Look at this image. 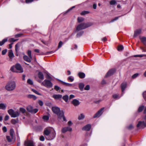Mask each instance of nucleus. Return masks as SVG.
Listing matches in <instances>:
<instances>
[{"label": "nucleus", "mask_w": 146, "mask_h": 146, "mask_svg": "<svg viewBox=\"0 0 146 146\" xmlns=\"http://www.w3.org/2000/svg\"><path fill=\"white\" fill-rule=\"evenodd\" d=\"M53 112L57 115L58 118L59 120H61L62 118L63 120L62 121H66L65 117L64 116V112L63 111H60L59 108L57 107H52Z\"/></svg>", "instance_id": "obj_1"}, {"label": "nucleus", "mask_w": 146, "mask_h": 146, "mask_svg": "<svg viewBox=\"0 0 146 146\" xmlns=\"http://www.w3.org/2000/svg\"><path fill=\"white\" fill-rule=\"evenodd\" d=\"M16 87V83L14 81L9 82L5 86V89L8 91H12L14 90Z\"/></svg>", "instance_id": "obj_2"}, {"label": "nucleus", "mask_w": 146, "mask_h": 146, "mask_svg": "<svg viewBox=\"0 0 146 146\" xmlns=\"http://www.w3.org/2000/svg\"><path fill=\"white\" fill-rule=\"evenodd\" d=\"M92 25L91 23H82L78 25L76 27V31L78 32L81 30L86 29Z\"/></svg>", "instance_id": "obj_3"}, {"label": "nucleus", "mask_w": 146, "mask_h": 146, "mask_svg": "<svg viewBox=\"0 0 146 146\" xmlns=\"http://www.w3.org/2000/svg\"><path fill=\"white\" fill-rule=\"evenodd\" d=\"M41 85L48 88H50L52 86L53 84L49 80L45 79L41 83Z\"/></svg>", "instance_id": "obj_4"}, {"label": "nucleus", "mask_w": 146, "mask_h": 146, "mask_svg": "<svg viewBox=\"0 0 146 146\" xmlns=\"http://www.w3.org/2000/svg\"><path fill=\"white\" fill-rule=\"evenodd\" d=\"M8 112L9 114L11 116V117H16L19 116V112L18 111H14V110L11 109L8 110Z\"/></svg>", "instance_id": "obj_5"}, {"label": "nucleus", "mask_w": 146, "mask_h": 146, "mask_svg": "<svg viewBox=\"0 0 146 146\" xmlns=\"http://www.w3.org/2000/svg\"><path fill=\"white\" fill-rule=\"evenodd\" d=\"M27 109L29 112L32 113H35L38 111V110L37 109H33L32 106H28L27 107Z\"/></svg>", "instance_id": "obj_6"}, {"label": "nucleus", "mask_w": 146, "mask_h": 146, "mask_svg": "<svg viewBox=\"0 0 146 146\" xmlns=\"http://www.w3.org/2000/svg\"><path fill=\"white\" fill-rule=\"evenodd\" d=\"M104 108H102L99 110L93 117L94 118H96L97 117H99L103 113Z\"/></svg>", "instance_id": "obj_7"}, {"label": "nucleus", "mask_w": 146, "mask_h": 146, "mask_svg": "<svg viewBox=\"0 0 146 146\" xmlns=\"http://www.w3.org/2000/svg\"><path fill=\"white\" fill-rule=\"evenodd\" d=\"M72 130V129L70 126H67L63 127L61 129L62 133H65L67 131L71 132Z\"/></svg>", "instance_id": "obj_8"}, {"label": "nucleus", "mask_w": 146, "mask_h": 146, "mask_svg": "<svg viewBox=\"0 0 146 146\" xmlns=\"http://www.w3.org/2000/svg\"><path fill=\"white\" fill-rule=\"evenodd\" d=\"M15 67L16 70H17V71L16 72L19 73H22L23 72V70L20 64H17L15 65Z\"/></svg>", "instance_id": "obj_9"}, {"label": "nucleus", "mask_w": 146, "mask_h": 146, "mask_svg": "<svg viewBox=\"0 0 146 146\" xmlns=\"http://www.w3.org/2000/svg\"><path fill=\"white\" fill-rule=\"evenodd\" d=\"M115 70L114 69H112L110 70L106 75L105 77H107L113 74L115 72Z\"/></svg>", "instance_id": "obj_10"}, {"label": "nucleus", "mask_w": 146, "mask_h": 146, "mask_svg": "<svg viewBox=\"0 0 146 146\" xmlns=\"http://www.w3.org/2000/svg\"><path fill=\"white\" fill-rule=\"evenodd\" d=\"M25 145L26 146H34V144L32 141H28L25 142Z\"/></svg>", "instance_id": "obj_11"}, {"label": "nucleus", "mask_w": 146, "mask_h": 146, "mask_svg": "<svg viewBox=\"0 0 146 146\" xmlns=\"http://www.w3.org/2000/svg\"><path fill=\"white\" fill-rule=\"evenodd\" d=\"M142 30L141 29H137L134 31L133 36L134 37H136L139 35L141 34Z\"/></svg>", "instance_id": "obj_12"}, {"label": "nucleus", "mask_w": 146, "mask_h": 146, "mask_svg": "<svg viewBox=\"0 0 146 146\" xmlns=\"http://www.w3.org/2000/svg\"><path fill=\"white\" fill-rule=\"evenodd\" d=\"M91 128V126L90 124H88L84 126L82 129L84 131H89L90 130Z\"/></svg>", "instance_id": "obj_13"}, {"label": "nucleus", "mask_w": 146, "mask_h": 146, "mask_svg": "<svg viewBox=\"0 0 146 146\" xmlns=\"http://www.w3.org/2000/svg\"><path fill=\"white\" fill-rule=\"evenodd\" d=\"M139 38L141 42L145 45H146V37L144 36H139Z\"/></svg>", "instance_id": "obj_14"}, {"label": "nucleus", "mask_w": 146, "mask_h": 146, "mask_svg": "<svg viewBox=\"0 0 146 146\" xmlns=\"http://www.w3.org/2000/svg\"><path fill=\"white\" fill-rule=\"evenodd\" d=\"M60 81L64 85L66 86H69V87H74V84H70L68 83H66L64 82L63 81L61 80H60Z\"/></svg>", "instance_id": "obj_15"}, {"label": "nucleus", "mask_w": 146, "mask_h": 146, "mask_svg": "<svg viewBox=\"0 0 146 146\" xmlns=\"http://www.w3.org/2000/svg\"><path fill=\"white\" fill-rule=\"evenodd\" d=\"M23 58L25 61L29 62H31V59H32V58H30L29 56V57L26 55H25L23 56Z\"/></svg>", "instance_id": "obj_16"}, {"label": "nucleus", "mask_w": 146, "mask_h": 146, "mask_svg": "<svg viewBox=\"0 0 146 146\" xmlns=\"http://www.w3.org/2000/svg\"><path fill=\"white\" fill-rule=\"evenodd\" d=\"M72 103L74 106H77L80 104V102L78 100L74 99L72 101Z\"/></svg>", "instance_id": "obj_17"}, {"label": "nucleus", "mask_w": 146, "mask_h": 146, "mask_svg": "<svg viewBox=\"0 0 146 146\" xmlns=\"http://www.w3.org/2000/svg\"><path fill=\"white\" fill-rule=\"evenodd\" d=\"M127 85V83L126 82H123L121 84V87L122 89V91L123 92L125 89L126 88Z\"/></svg>", "instance_id": "obj_18"}, {"label": "nucleus", "mask_w": 146, "mask_h": 146, "mask_svg": "<svg viewBox=\"0 0 146 146\" xmlns=\"http://www.w3.org/2000/svg\"><path fill=\"white\" fill-rule=\"evenodd\" d=\"M8 56L10 59H12L14 57V54L12 50H11L9 51Z\"/></svg>", "instance_id": "obj_19"}, {"label": "nucleus", "mask_w": 146, "mask_h": 146, "mask_svg": "<svg viewBox=\"0 0 146 146\" xmlns=\"http://www.w3.org/2000/svg\"><path fill=\"white\" fill-rule=\"evenodd\" d=\"M62 96L60 94L54 95L53 96V97L56 100L62 98Z\"/></svg>", "instance_id": "obj_20"}, {"label": "nucleus", "mask_w": 146, "mask_h": 146, "mask_svg": "<svg viewBox=\"0 0 146 146\" xmlns=\"http://www.w3.org/2000/svg\"><path fill=\"white\" fill-rule=\"evenodd\" d=\"M6 104L4 103L0 104V109L5 110L6 108Z\"/></svg>", "instance_id": "obj_21"}, {"label": "nucleus", "mask_w": 146, "mask_h": 146, "mask_svg": "<svg viewBox=\"0 0 146 146\" xmlns=\"http://www.w3.org/2000/svg\"><path fill=\"white\" fill-rule=\"evenodd\" d=\"M56 135V132L55 131H54L53 133L50 134V136L49 138V139L50 140H52L55 137Z\"/></svg>", "instance_id": "obj_22"}, {"label": "nucleus", "mask_w": 146, "mask_h": 146, "mask_svg": "<svg viewBox=\"0 0 146 146\" xmlns=\"http://www.w3.org/2000/svg\"><path fill=\"white\" fill-rule=\"evenodd\" d=\"M38 78L41 80H43L44 79V76L43 73L41 72H39L38 74Z\"/></svg>", "instance_id": "obj_23"}, {"label": "nucleus", "mask_w": 146, "mask_h": 146, "mask_svg": "<svg viewBox=\"0 0 146 146\" xmlns=\"http://www.w3.org/2000/svg\"><path fill=\"white\" fill-rule=\"evenodd\" d=\"M78 76L79 77L81 78H84L85 76V74L82 72H79L78 73Z\"/></svg>", "instance_id": "obj_24"}, {"label": "nucleus", "mask_w": 146, "mask_h": 146, "mask_svg": "<svg viewBox=\"0 0 146 146\" xmlns=\"http://www.w3.org/2000/svg\"><path fill=\"white\" fill-rule=\"evenodd\" d=\"M84 33L83 31H81L77 33L76 37L77 38H79Z\"/></svg>", "instance_id": "obj_25"}, {"label": "nucleus", "mask_w": 146, "mask_h": 146, "mask_svg": "<svg viewBox=\"0 0 146 146\" xmlns=\"http://www.w3.org/2000/svg\"><path fill=\"white\" fill-rule=\"evenodd\" d=\"M19 44H17L15 45V50L17 53V54H16V56H18L17 53L18 52L19 50Z\"/></svg>", "instance_id": "obj_26"}, {"label": "nucleus", "mask_w": 146, "mask_h": 146, "mask_svg": "<svg viewBox=\"0 0 146 146\" xmlns=\"http://www.w3.org/2000/svg\"><path fill=\"white\" fill-rule=\"evenodd\" d=\"M85 117V115L83 113H81L78 117V119L81 120L83 119Z\"/></svg>", "instance_id": "obj_27"}, {"label": "nucleus", "mask_w": 146, "mask_h": 146, "mask_svg": "<svg viewBox=\"0 0 146 146\" xmlns=\"http://www.w3.org/2000/svg\"><path fill=\"white\" fill-rule=\"evenodd\" d=\"M7 41V38H5L2 41L0 42V46H1L3 45L4 43Z\"/></svg>", "instance_id": "obj_28"}, {"label": "nucleus", "mask_w": 146, "mask_h": 146, "mask_svg": "<svg viewBox=\"0 0 146 146\" xmlns=\"http://www.w3.org/2000/svg\"><path fill=\"white\" fill-rule=\"evenodd\" d=\"M68 96L67 95L64 96L62 97V99L65 101V102H68Z\"/></svg>", "instance_id": "obj_29"}, {"label": "nucleus", "mask_w": 146, "mask_h": 146, "mask_svg": "<svg viewBox=\"0 0 146 146\" xmlns=\"http://www.w3.org/2000/svg\"><path fill=\"white\" fill-rule=\"evenodd\" d=\"M79 88L80 90H82L84 87V85L83 83H80L79 85Z\"/></svg>", "instance_id": "obj_30"}, {"label": "nucleus", "mask_w": 146, "mask_h": 146, "mask_svg": "<svg viewBox=\"0 0 146 146\" xmlns=\"http://www.w3.org/2000/svg\"><path fill=\"white\" fill-rule=\"evenodd\" d=\"M50 133V131L49 130L46 129L44 131V134L46 136L48 135Z\"/></svg>", "instance_id": "obj_31"}, {"label": "nucleus", "mask_w": 146, "mask_h": 146, "mask_svg": "<svg viewBox=\"0 0 146 146\" xmlns=\"http://www.w3.org/2000/svg\"><path fill=\"white\" fill-rule=\"evenodd\" d=\"M14 131L13 129H11L10 131V135L12 138H13V134Z\"/></svg>", "instance_id": "obj_32"}, {"label": "nucleus", "mask_w": 146, "mask_h": 146, "mask_svg": "<svg viewBox=\"0 0 146 146\" xmlns=\"http://www.w3.org/2000/svg\"><path fill=\"white\" fill-rule=\"evenodd\" d=\"M121 96H119V94H114L113 95V98L116 99L119 98Z\"/></svg>", "instance_id": "obj_33"}, {"label": "nucleus", "mask_w": 146, "mask_h": 146, "mask_svg": "<svg viewBox=\"0 0 146 146\" xmlns=\"http://www.w3.org/2000/svg\"><path fill=\"white\" fill-rule=\"evenodd\" d=\"M144 106H140L138 109V111L139 112H141L144 109Z\"/></svg>", "instance_id": "obj_34"}, {"label": "nucleus", "mask_w": 146, "mask_h": 146, "mask_svg": "<svg viewBox=\"0 0 146 146\" xmlns=\"http://www.w3.org/2000/svg\"><path fill=\"white\" fill-rule=\"evenodd\" d=\"M84 20V19L82 17H78V22L79 23L82 22Z\"/></svg>", "instance_id": "obj_35"}, {"label": "nucleus", "mask_w": 146, "mask_h": 146, "mask_svg": "<svg viewBox=\"0 0 146 146\" xmlns=\"http://www.w3.org/2000/svg\"><path fill=\"white\" fill-rule=\"evenodd\" d=\"M68 80L70 81L71 82H73L74 80V78L72 76H70L68 77Z\"/></svg>", "instance_id": "obj_36"}, {"label": "nucleus", "mask_w": 146, "mask_h": 146, "mask_svg": "<svg viewBox=\"0 0 146 146\" xmlns=\"http://www.w3.org/2000/svg\"><path fill=\"white\" fill-rule=\"evenodd\" d=\"M27 83L30 85H33V81L30 79H29L27 80Z\"/></svg>", "instance_id": "obj_37"}, {"label": "nucleus", "mask_w": 146, "mask_h": 146, "mask_svg": "<svg viewBox=\"0 0 146 146\" xmlns=\"http://www.w3.org/2000/svg\"><path fill=\"white\" fill-rule=\"evenodd\" d=\"M116 3V1L115 0H112L110 2V4L111 5H113Z\"/></svg>", "instance_id": "obj_38"}, {"label": "nucleus", "mask_w": 146, "mask_h": 146, "mask_svg": "<svg viewBox=\"0 0 146 146\" xmlns=\"http://www.w3.org/2000/svg\"><path fill=\"white\" fill-rule=\"evenodd\" d=\"M20 111L23 113H24L26 112V110L23 108H20Z\"/></svg>", "instance_id": "obj_39"}, {"label": "nucleus", "mask_w": 146, "mask_h": 146, "mask_svg": "<svg viewBox=\"0 0 146 146\" xmlns=\"http://www.w3.org/2000/svg\"><path fill=\"white\" fill-rule=\"evenodd\" d=\"M27 54L28 56L30 57V58H32L31 56V50H28L27 52Z\"/></svg>", "instance_id": "obj_40"}, {"label": "nucleus", "mask_w": 146, "mask_h": 146, "mask_svg": "<svg viewBox=\"0 0 146 146\" xmlns=\"http://www.w3.org/2000/svg\"><path fill=\"white\" fill-rule=\"evenodd\" d=\"M143 56H146V54H141V55H134V56L135 57H142Z\"/></svg>", "instance_id": "obj_41"}, {"label": "nucleus", "mask_w": 146, "mask_h": 146, "mask_svg": "<svg viewBox=\"0 0 146 146\" xmlns=\"http://www.w3.org/2000/svg\"><path fill=\"white\" fill-rule=\"evenodd\" d=\"M89 13V12L88 11H82L81 13V14L82 15H84Z\"/></svg>", "instance_id": "obj_42"}, {"label": "nucleus", "mask_w": 146, "mask_h": 146, "mask_svg": "<svg viewBox=\"0 0 146 146\" xmlns=\"http://www.w3.org/2000/svg\"><path fill=\"white\" fill-rule=\"evenodd\" d=\"M43 119L47 121L49 119V117L48 116L45 115L43 117Z\"/></svg>", "instance_id": "obj_43"}, {"label": "nucleus", "mask_w": 146, "mask_h": 146, "mask_svg": "<svg viewBox=\"0 0 146 146\" xmlns=\"http://www.w3.org/2000/svg\"><path fill=\"white\" fill-rule=\"evenodd\" d=\"M123 47L122 45H120L118 46V51H120L123 49Z\"/></svg>", "instance_id": "obj_44"}, {"label": "nucleus", "mask_w": 146, "mask_h": 146, "mask_svg": "<svg viewBox=\"0 0 146 146\" xmlns=\"http://www.w3.org/2000/svg\"><path fill=\"white\" fill-rule=\"evenodd\" d=\"M6 138H7V141L9 142H10L11 141L12 138H10V136H7Z\"/></svg>", "instance_id": "obj_45"}, {"label": "nucleus", "mask_w": 146, "mask_h": 146, "mask_svg": "<svg viewBox=\"0 0 146 146\" xmlns=\"http://www.w3.org/2000/svg\"><path fill=\"white\" fill-rule=\"evenodd\" d=\"M139 75V74L138 73H136L134 75H133L132 76V78L133 79L135 78H136Z\"/></svg>", "instance_id": "obj_46"}, {"label": "nucleus", "mask_w": 146, "mask_h": 146, "mask_svg": "<svg viewBox=\"0 0 146 146\" xmlns=\"http://www.w3.org/2000/svg\"><path fill=\"white\" fill-rule=\"evenodd\" d=\"M32 91L36 94L39 95H41V94H40L37 91L34 89H33Z\"/></svg>", "instance_id": "obj_47"}, {"label": "nucleus", "mask_w": 146, "mask_h": 146, "mask_svg": "<svg viewBox=\"0 0 146 146\" xmlns=\"http://www.w3.org/2000/svg\"><path fill=\"white\" fill-rule=\"evenodd\" d=\"M140 48L142 50L143 52H146V47L143 48L142 47H141Z\"/></svg>", "instance_id": "obj_48"}, {"label": "nucleus", "mask_w": 146, "mask_h": 146, "mask_svg": "<svg viewBox=\"0 0 146 146\" xmlns=\"http://www.w3.org/2000/svg\"><path fill=\"white\" fill-rule=\"evenodd\" d=\"M11 122L12 124H15L17 122V121L15 119H13L12 120Z\"/></svg>", "instance_id": "obj_49"}, {"label": "nucleus", "mask_w": 146, "mask_h": 146, "mask_svg": "<svg viewBox=\"0 0 146 146\" xmlns=\"http://www.w3.org/2000/svg\"><path fill=\"white\" fill-rule=\"evenodd\" d=\"M3 131L4 133L6 132L7 131V129L6 127L4 126L2 128Z\"/></svg>", "instance_id": "obj_50"}, {"label": "nucleus", "mask_w": 146, "mask_h": 146, "mask_svg": "<svg viewBox=\"0 0 146 146\" xmlns=\"http://www.w3.org/2000/svg\"><path fill=\"white\" fill-rule=\"evenodd\" d=\"M62 44H63V43H62V42L61 41H60L59 42V44H58V48H60V47H61V46H62Z\"/></svg>", "instance_id": "obj_51"}, {"label": "nucleus", "mask_w": 146, "mask_h": 146, "mask_svg": "<svg viewBox=\"0 0 146 146\" xmlns=\"http://www.w3.org/2000/svg\"><path fill=\"white\" fill-rule=\"evenodd\" d=\"M90 86L89 85H87L84 88V90H89L90 89Z\"/></svg>", "instance_id": "obj_52"}, {"label": "nucleus", "mask_w": 146, "mask_h": 146, "mask_svg": "<svg viewBox=\"0 0 146 146\" xmlns=\"http://www.w3.org/2000/svg\"><path fill=\"white\" fill-rule=\"evenodd\" d=\"M120 17V16H119V17H115L114 19L112 20L110 22H114V21H116V20H117L118 19L119 17Z\"/></svg>", "instance_id": "obj_53"}, {"label": "nucleus", "mask_w": 146, "mask_h": 146, "mask_svg": "<svg viewBox=\"0 0 146 146\" xmlns=\"http://www.w3.org/2000/svg\"><path fill=\"white\" fill-rule=\"evenodd\" d=\"M54 89L56 90V91H58L60 89V87L57 86H55L54 88Z\"/></svg>", "instance_id": "obj_54"}, {"label": "nucleus", "mask_w": 146, "mask_h": 146, "mask_svg": "<svg viewBox=\"0 0 146 146\" xmlns=\"http://www.w3.org/2000/svg\"><path fill=\"white\" fill-rule=\"evenodd\" d=\"M7 52V50L6 49L3 50L2 51V53L3 55H5L6 54Z\"/></svg>", "instance_id": "obj_55"}, {"label": "nucleus", "mask_w": 146, "mask_h": 146, "mask_svg": "<svg viewBox=\"0 0 146 146\" xmlns=\"http://www.w3.org/2000/svg\"><path fill=\"white\" fill-rule=\"evenodd\" d=\"M38 104L40 106H42L43 105V102L41 100H39L38 101Z\"/></svg>", "instance_id": "obj_56"}, {"label": "nucleus", "mask_w": 146, "mask_h": 146, "mask_svg": "<svg viewBox=\"0 0 146 146\" xmlns=\"http://www.w3.org/2000/svg\"><path fill=\"white\" fill-rule=\"evenodd\" d=\"M143 95L144 98H145L146 99V91L144 92L143 93Z\"/></svg>", "instance_id": "obj_57"}, {"label": "nucleus", "mask_w": 146, "mask_h": 146, "mask_svg": "<svg viewBox=\"0 0 146 146\" xmlns=\"http://www.w3.org/2000/svg\"><path fill=\"white\" fill-rule=\"evenodd\" d=\"M40 139L41 141H43L44 140V137L43 136H41L40 137Z\"/></svg>", "instance_id": "obj_58"}, {"label": "nucleus", "mask_w": 146, "mask_h": 146, "mask_svg": "<svg viewBox=\"0 0 146 146\" xmlns=\"http://www.w3.org/2000/svg\"><path fill=\"white\" fill-rule=\"evenodd\" d=\"M9 118V116L8 115H6L5 117V121L8 120Z\"/></svg>", "instance_id": "obj_59"}, {"label": "nucleus", "mask_w": 146, "mask_h": 146, "mask_svg": "<svg viewBox=\"0 0 146 146\" xmlns=\"http://www.w3.org/2000/svg\"><path fill=\"white\" fill-rule=\"evenodd\" d=\"M33 0H26V2L27 3H29L33 2Z\"/></svg>", "instance_id": "obj_60"}, {"label": "nucleus", "mask_w": 146, "mask_h": 146, "mask_svg": "<svg viewBox=\"0 0 146 146\" xmlns=\"http://www.w3.org/2000/svg\"><path fill=\"white\" fill-rule=\"evenodd\" d=\"M17 40L14 39L13 38H11L10 39V41L11 42H14L16 41Z\"/></svg>", "instance_id": "obj_61"}, {"label": "nucleus", "mask_w": 146, "mask_h": 146, "mask_svg": "<svg viewBox=\"0 0 146 146\" xmlns=\"http://www.w3.org/2000/svg\"><path fill=\"white\" fill-rule=\"evenodd\" d=\"M10 70L12 72H15V71H14V66L11 67V68Z\"/></svg>", "instance_id": "obj_62"}, {"label": "nucleus", "mask_w": 146, "mask_h": 146, "mask_svg": "<svg viewBox=\"0 0 146 146\" xmlns=\"http://www.w3.org/2000/svg\"><path fill=\"white\" fill-rule=\"evenodd\" d=\"M72 121H69L68 122V125L70 126H71L72 125Z\"/></svg>", "instance_id": "obj_63"}, {"label": "nucleus", "mask_w": 146, "mask_h": 146, "mask_svg": "<svg viewBox=\"0 0 146 146\" xmlns=\"http://www.w3.org/2000/svg\"><path fill=\"white\" fill-rule=\"evenodd\" d=\"M33 95L31 94H29L27 96V97L28 98L31 99L33 97Z\"/></svg>", "instance_id": "obj_64"}]
</instances>
